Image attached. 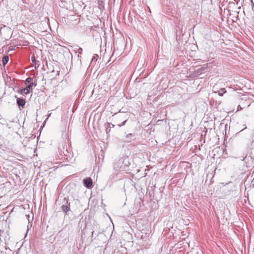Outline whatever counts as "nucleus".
<instances>
[{
  "label": "nucleus",
  "instance_id": "6",
  "mask_svg": "<svg viewBox=\"0 0 254 254\" xmlns=\"http://www.w3.org/2000/svg\"><path fill=\"white\" fill-rule=\"evenodd\" d=\"M15 97L17 98L16 103L18 106L23 107L25 105V100L22 98H17L16 96Z\"/></svg>",
  "mask_w": 254,
  "mask_h": 254
},
{
  "label": "nucleus",
  "instance_id": "21",
  "mask_svg": "<svg viewBox=\"0 0 254 254\" xmlns=\"http://www.w3.org/2000/svg\"><path fill=\"white\" fill-rule=\"evenodd\" d=\"M26 216L27 217V218H29V216L27 215H26Z\"/></svg>",
  "mask_w": 254,
  "mask_h": 254
},
{
  "label": "nucleus",
  "instance_id": "4",
  "mask_svg": "<svg viewBox=\"0 0 254 254\" xmlns=\"http://www.w3.org/2000/svg\"><path fill=\"white\" fill-rule=\"evenodd\" d=\"M84 186L88 189H91L93 187L92 180L90 178H87L83 180Z\"/></svg>",
  "mask_w": 254,
  "mask_h": 254
},
{
  "label": "nucleus",
  "instance_id": "5",
  "mask_svg": "<svg viewBox=\"0 0 254 254\" xmlns=\"http://www.w3.org/2000/svg\"><path fill=\"white\" fill-rule=\"evenodd\" d=\"M208 68V64H204L203 66L198 68L196 72L198 74H201L202 73L205 72Z\"/></svg>",
  "mask_w": 254,
  "mask_h": 254
},
{
  "label": "nucleus",
  "instance_id": "16",
  "mask_svg": "<svg viewBox=\"0 0 254 254\" xmlns=\"http://www.w3.org/2000/svg\"><path fill=\"white\" fill-rule=\"evenodd\" d=\"M94 233V230H92V234H91V238H93V237Z\"/></svg>",
  "mask_w": 254,
  "mask_h": 254
},
{
  "label": "nucleus",
  "instance_id": "12",
  "mask_svg": "<svg viewBox=\"0 0 254 254\" xmlns=\"http://www.w3.org/2000/svg\"><path fill=\"white\" fill-rule=\"evenodd\" d=\"M78 53L79 54H81L82 53V49L81 48H79L77 50Z\"/></svg>",
  "mask_w": 254,
  "mask_h": 254
},
{
  "label": "nucleus",
  "instance_id": "9",
  "mask_svg": "<svg viewBox=\"0 0 254 254\" xmlns=\"http://www.w3.org/2000/svg\"><path fill=\"white\" fill-rule=\"evenodd\" d=\"M9 61V57L8 56L6 55L3 57L2 58V64L4 66Z\"/></svg>",
  "mask_w": 254,
  "mask_h": 254
},
{
  "label": "nucleus",
  "instance_id": "7",
  "mask_svg": "<svg viewBox=\"0 0 254 254\" xmlns=\"http://www.w3.org/2000/svg\"><path fill=\"white\" fill-rule=\"evenodd\" d=\"M215 87L214 86L213 87V89H212L213 92L214 93H217L220 96H223V94L226 92V90H225V89L224 88H221L220 89H219L218 90H215Z\"/></svg>",
  "mask_w": 254,
  "mask_h": 254
},
{
  "label": "nucleus",
  "instance_id": "1",
  "mask_svg": "<svg viewBox=\"0 0 254 254\" xmlns=\"http://www.w3.org/2000/svg\"><path fill=\"white\" fill-rule=\"evenodd\" d=\"M115 119L117 125L121 127L124 126L127 121V114L124 112L120 113V114H115Z\"/></svg>",
  "mask_w": 254,
  "mask_h": 254
},
{
  "label": "nucleus",
  "instance_id": "15",
  "mask_svg": "<svg viewBox=\"0 0 254 254\" xmlns=\"http://www.w3.org/2000/svg\"><path fill=\"white\" fill-rule=\"evenodd\" d=\"M252 185L254 187V178L253 179V181H252Z\"/></svg>",
  "mask_w": 254,
  "mask_h": 254
},
{
  "label": "nucleus",
  "instance_id": "20",
  "mask_svg": "<svg viewBox=\"0 0 254 254\" xmlns=\"http://www.w3.org/2000/svg\"><path fill=\"white\" fill-rule=\"evenodd\" d=\"M252 9H253V10L254 11V4H253V6H252Z\"/></svg>",
  "mask_w": 254,
  "mask_h": 254
},
{
  "label": "nucleus",
  "instance_id": "2",
  "mask_svg": "<svg viewBox=\"0 0 254 254\" xmlns=\"http://www.w3.org/2000/svg\"><path fill=\"white\" fill-rule=\"evenodd\" d=\"M36 85H37L36 81H35V82H31L25 88L20 90L18 92L21 94H27L29 93L31 91H32L33 86H36Z\"/></svg>",
  "mask_w": 254,
  "mask_h": 254
},
{
  "label": "nucleus",
  "instance_id": "14",
  "mask_svg": "<svg viewBox=\"0 0 254 254\" xmlns=\"http://www.w3.org/2000/svg\"><path fill=\"white\" fill-rule=\"evenodd\" d=\"M65 151H66V152H64V151L63 153H64V155L65 156H67L68 155H67V154H66V153H68V150H67V149H66V150H65Z\"/></svg>",
  "mask_w": 254,
  "mask_h": 254
},
{
  "label": "nucleus",
  "instance_id": "3",
  "mask_svg": "<svg viewBox=\"0 0 254 254\" xmlns=\"http://www.w3.org/2000/svg\"><path fill=\"white\" fill-rule=\"evenodd\" d=\"M70 202H68L67 198L64 197L63 201V205L61 206V208L62 211L65 213V214L67 215V212L70 211Z\"/></svg>",
  "mask_w": 254,
  "mask_h": 254
},
{
  "label": "nucleus",
  "instance_id": "17",
  "mask_svg": "<svg viewBox=\"0 0 254 254\" xmlns=\"http://www.w3.org/2000/svg\"><path fill=\"white\" fill-rule=\"evenodd\" d=\"M94 60H96V58L95 57H93L92 58V61H94Z\"/></svg>",
  "mask_w": 254,
  "mask_h": 254
},
{
  "label": "nucleus",
  "instance_id": "22",
  "mask_svg": "<svg viewBox=\"0 0 254 254\" xmlns=\"http://www.w3.org/2000/svg\"><path fill=\"white\" fill-rule=\"evenodd\" d=\"M215 90H218L217 89V88H216V87H215Z\"/></svg>",
  "mask_w": 254,
  "mask_h": 254
},
{
  "label": "nucleus",
  "instance_id": "10",
  "mask_svg": "<svg viewBox=\"0 0 254 254\" xmlns=\"http://www.w3.org/2000/svg\"><path fill=\"white\" fill-rule=\"evenodd\" d=\"M32 80V78L30 77H29L28 78H27L25 81V84H30L31 82V81Z\"/></svg>",
  "mask_w": 254,
  "mask_h": 254
},
{
  "label": "nucleus",
  "instance_id": "8",
  "mask_svg": "<svg viewBox=\"0 0 254 254\" xmlns=\"http://www.w3.org/2000/svg\"><path fill=\"white\" fill-rule=\"evenodd\" d=\"M248 139L251 142L254 141V130H250L249 132Z\"/></svg>",
  "mask_w": 254,
  "mask_h": 254
},
{
  "label": "nucleus",
  "instance_id": "18",
  "mask_svg": "<svg viewBox=\"0 0 254 254\" xmlns=\"http://www.w3.org/2000/svg\"><path fill=\"white\" fill-rule=\"evenodd\" d=\"M109 125H112V127H114L115 126L114 125L112 124V123H108Z\"/></svg>",
  "mask_w": 254,
  "mask_h": 254
},
{
  "label": "nucleus",
  "instance_id": "11",
  "mask_svg": "<svg viewBox=\"0 0 254 254\" xmlns=\"http://www.w3.org/2000/svg\"><path fill=\"white\" fill-rule=\"evenodd\" d=\"M134 135L132 133H128L126 135V137L129 139H131L132 137Z\"/></svg>",
  "mask_w": 254,
  "mask_h": 254
},
{
  "label": "nucleus",
  "instance_id": "23",
  "mask_svg": "<svg viewBox=\"0 0 254 254\" xmlns=\"http://www.w3.org/2000/svg\"><path fill=\"white\" fill-rule=\"evenodd\" d=\"M78 56V58H79V57H80V56H79V54L78 55V56Z\"/></svg>",
  "mask_w": 254,
  "mask_h": 254
},
{
  "label": "nucleus",
  "instance_id": "13",
  "mask_svg": "<svg viewBox=\"0 0 254 254\" xmlns=\"http://www.w3.org/2000/svg\"><path fill=\"white\" fill-rule=\"evenodd\" d=\"M31 61L33 63H35L36 62V60H35V58L34 56H32L31 57Z\"/></svg>",
  "mask_w": 254,
  "mask_h": 254
},
{
  "label": "nucleus",
  "instance_id": "19",
  "mask_svg": "<svg viewBox=\"0 0 254 254\" xmlns=\"http://www.w3.org/2000/svg\"><path fill=\"white\" fill-rule=\"evenodd\" d=\"M110 130V129H108V128H107L106 129V132L108 133V131H109Z\"/></svg>",
  "mask_w": 254,
  "mask_h": 254
}]
</instances>
